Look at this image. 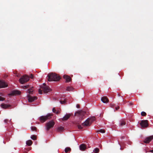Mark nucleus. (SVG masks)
Returning <instances> with one entry per match:
<instances>
[{
    "mask_svg": "<svg viewBox=\"0 0 153 153\" xmlns=\"http://www.w3.org/2000/svg\"><path fill=\"white\" fill-rule=\"evenodd\" d=\"M48 80L49 81H59L60 79V77L56 74L54 73H51L48 75Z\"/></svg>",
    "mask_w": 153,
    "mask_h": 153,
    "instance_id": "obj_1",
    "label": "nucleus"
},
{
    "mask_svg": "<svg viewBox=\"0 0 153 153\" xmlns=\"http://www.w3.org/2000/svg\"><path fill=\"white\" fill-rule=\"evenodd\" d=\"M51 116V114L49 113L47 114L45 116H41L39 118L40 121L41 122L43 123L47 120L50 119Z\"/></svg>",
    "mask_w": 153,
    "mask_h": 153,
    "instance_id": "obj_2",
    "label": "nucleus"
},
{
    "mask_svg": "<svg viewBox=\"0 0 153 153\" xmlns=\"http://www.w3.org/2000/svg\"><path fill=\"white\" fill-rule=\"evenodd\" d=\"M85 112L82 111H79L75 113L74 116L79 117L80 120H82L85 114Z\"/></svg>",
    "mask_w": 153,
    "mask_h": 153,
    "instance_id": "obj_3",
    "label": "nucleus"
},
{
    "mask_svg": "<svg viewBox=\"0 0 153 153\" xmlns=\"http://www.w3.org/2000/svg\"><path fill=\"white\" fill-rule=\"evenodd\" d=\"M29 79V77L26 75L22 76L19 80V82L22 84L27 82Z\"/></svg>",
    "mask_w": 153,
    "mask_h": 153,
    "instance_id": "obj_4",
    "label": "nucleus"
},
{
    "mask_svg": "<svg viewBox=\"0 0 153 153\" xmlns=\"http://www.w3.org/2000/svg\"><path fill=\"white\" fill-rule=\"evenodd\" d=\"M54 124V122L53 121H50L47 123L45 127L47 131H48L51 128L53 127Z\"/></svg>",
    "mask_w": 153,
    "mask_h": 153,
    "instance_id": "obj_5",
    "label": "nucleus"
},
{
    "mask_svg": "<svg viewBox=\"0 0 153 153\" xmlns=\"http://www.w3.org/2000/svg\"><path fill=\"white\" fill-rule=\"evenodd\" d=\"M43 85L41 88L45 93H47L51 90V89L48 86L46 85L45 83H43Z\"/></svg>",
    "mask_w": 153,
    "mask_h": 153,
    "instance_id": "obj_6",
    "label": "nucleus"
},
{
    "mask_svg": "<svg viewBox=\"0 0 153 153\" xmlns=\"http://www.w3.org/2000/svg\"><path fill=\"white\" fill-rule=\"evenodd\" d=\"M153 139V136H151L146 138L144 140V142L146 143H149Z\"/></svg>",
    "mask_w": 153,
    "mask_h": 153,
    "instance_id": "obj_7",
    "label": "nucleus"
},
{
    "mask_svg": "<svg viewBox=\"0 0 153 153\" xmlns=\"http://www.w3.org/2000/svg\"><path fill=\"white\" fill-rule=\"evenodd\" d=\"M142 128L146 127L148 126L147 120H142L140 123Z\"/></svg>",
    "mask_w": 153,
    "mask_h": 153,
    "instance_id": "obj_8",
    "label": "nucleus"
},
{
    "mask_svg": "<svg viewBox=\"0 0 153 153\" xmlns=\"http://www.w3.org/2000/svg\"><path fill=\"white\" fill-rule=\"evenodd\" d=\"M7 85L4 81L3 80L0 81V88H4L7 87Z\"/></svg>",
    "mask_w": 153,
    "mask_h": 153,
    "instance_id": "obj_9",
    "label": "nucleus"
},
{
    "mask_svg": "<svg viewBox=\"0 0 153 153\" xmlns=\"http://www.w3.org/2000/svg\"><path fill=\"white\" fill-rule=\"evenodd\" d=\"M28 102H31L36 100L37 99L36 97L35 96L31 97L30 96H28Z\"/></svg>",
    "mask_w": 153,
    "mask_h": 153,
    "instance_id": "obj_10",
    "label": "nucleus"
},
{
    "mask_svg": "<svg viewBox=\"0 0 153 153\" xmlns=\"http://www.w3.org/2000/svg\"><path fill=\"white\" fill-rule=\"evenodd\" d=\"M71 114H66L65 116L63 117L62 118V120L63 121H65L66 120H68L70 117L71 116Z\"/></svg>",
    "mask_w": 153,
    "mask_h": 153,
    "instance_id": "obj_11",
    "label": "nucleus"
},
{
    "mask_svg": "<svg viewBox=\"0 0 153 153\" xmlns=\"http://www.w3.org/2000/svg\"><path fill=\"white\" fill-rule=\"evenodd\" d=\"M101 100L103 103H107L109 102L108 99L105 97H102L101 98Z\"/></svg>",
    "mask_w": 153,
    "mask_h": 153,
    "instance_id": "obj_12",
    "label": "nucleus"
},
{
    "mask_svg": "<svg viewBox=\"0 0 153 153\" xmlns=\"http://www.w3.org/2000/svg\"><path fill=\"white\" fill-rule=\"evenodd\" d=\"M20 92L18 90H13L12 91L11 93V95H19L20 94Z\"/></svg>",
    "mask_w": 153,
    "mask_h": 153,
    "instance_id": "obj_13",
    "label": "nucleus"
},
{
    "mask_svg": "<svg viewBox=\"0 0 153 153\" xmlns=\"http://www.w3.org/2000/svg\"><path fill=\"white\" fill-rule=\"evenodd\" d=\"M63 77L66 80V81L67 82H69L71 80L70 77L68 75H64L63 76Z\"/></svg>",
    "mask_w": 153,
    "mask_h": 153,
    "instance_id": "obj_14",
    "label": "nucleus"
},
{
    "mask_svg": "<svg viewBox=\"0 0 153 153\" xmlns=\"http://www.w3.org/2000/svg\"><path fill=\"white\" fill-rule=\"evenodd\" d=\"M91 124V123L87 119L84 123H83L82 125L85 126H89Z\"/></svg>",
    "mask_w": 153,
    "mask_h": 153,
    "instance_id": "obj_15",
    "label": "nucleus"
},
{
    "mask_svg": "<svg viewBox=\"0 0 153 153\" xmlns=\"http://www.w3.org/2000/svg\"><path fill=\"white\" fill-rule=\"evenodd\" d=\"M79 148L81 150L84 151L86 147L85 144H82L79 146Z\"/></svg>",
    "mask_w": 153,
    "mask_h": 153,
    "instance_id": "obj_16",
    "label": "nucleus"
},
{
    "mask_svg": "<svg viewBox=\"0 0 153 153\" xmlns=\"http://www.w3.org/2000/svg\"><path fill=\"white\" fill-rule=\"evenodd\" d=\"M1 106V108H6L10 106L9 105L5 104H2Z\"/></svg>",
    "mask_w": 153,
    "mask_h": 153,
    "instance_id": "obj_17",
    "label": "nucleus"
},
{
    "mask_svg": "<svg viewBox=\"0 0 153 153\" xmlns=\"http://www.w3.org/2000/svg\"><path fill=\"white\" fill-rule=\"evenodd\" d=\"M88 120L89 121L90 123H91L94 121L95 120V118L94 117H91L88 118Z\"/></svg>",
    "mask_w": 153,
    "mask_h": 153,
    "instance_id": "obj_18",
    "label": "nucleus"
},
{
    "mask_svg": "<svg viewBox=\"0 0 153 153\" xmlns=\"http://www.w3.org/2000/svg\"><path fill=\"white\" fill-rule=\"evenodd\" d=\"M74 89V88L71 86H68L66 88V90L69 91H73Z\"/></svg>",
    "mask_w": 153,
    "mask_h": 153,
    "instance_id": "obj_19",
    "label": "nucleus"
},
{
    "mask_svg": "<svg viewBox=\"0 0 153 153\" xmlns=\"http://www.w3.org/2000/svg\"><path fill=\"white\" fill-rule=\"evenodd\" d=\"M32 143V141L30 140H29L26 141V144L28 146L31 145Z\"/></svg>",
    "mask_w": 153,
    "mask_h": 153,
    "instance_id": "obj_20",
    "label": "nucleus"
},
{
    "mask_svg": "<svg viewBox=\"0 0 153 153\" xmlns=\"http://www.w3.org/2000/svg\"><path fill=\"white\" fill-rule=\"evenodd\" d=\"M63 129V127L62 126L59 127L57 128V131L59 132L62 131Z\"/></svg>",
    "mask_w": 153,
    "mask_h": 153,
    "instance_id": "obj_21",
    "label": "nucleus"
},
{
    "mask_svg": "<svg viewBox=\"0 0 153 153\" xmlns=\"http://www.w3.org/2000/svg\"><path fill=\"white\" fill-rule=\"evenodd\" d=\"M71 150V149L70 147H66L65 149V152H68L70 151Z\"/></svg>",
    "mask_w": 153,
    "mask_h": 153,
    "instance_id": "obj_22",
    "label": "nucleus"
},
{
    "mask_svg": "<svg viewBox=\"0 0 153 153\" xmlns=\"http://www.w3.org/2000/svg\"><path fill=\"white\" fill-rule=\"evenodd\" d=\"M125 124H126L125 122L123 121H122L121 122H120V126H123V125H125Z\"/></svg>",
    "mask_w": 153,
    "mask_h": 153,
    "instance_id": "obj_23",
    "label": "nucleus"
},
{
    "mask_svg": "<svg viewBox=\"0 0 153 153\" xmlns=\"http://www.w3.org/2000/svg\"><path fill=\"white\" fill-rule=\"evenodd\" d=\"M32 88H33V87L29 88L27 91V92L29 94H30L33 91L32 90Z\"/></svg>",
    "mask_w": 153,
    "mask_h": 153,
    "instance_id": "obj_24",
    "label": "nucleus"
},
{
    "mask_svg": "<svg viewBox=\"0 0 153 153\" xmlns=\"http://www.w3.org/2000/svg\"><path fill=\"white\" fill-rule=\"evenodd\" d=\"M99 149L98 148H96L94 149L93 151L95 153H97L99 152Z\"/></svg>",
    "mask_w": 153,
    "mask_h": 153,
    "instance_id": "obj_25",
    "label": "nucleus"
},
{
    "mask_svg": "<svg viewBox=\"0 0 153 153\" xmlns=\"http://www.w3.org/2000/svg\"><path fill=\"white\" fill-rule=\"evenodd\" d=\"M98 132H100L102 133H105V132L104 130L103 129H100L98 131Z\"/></svg>",
    "mask_w": 153,
    "mask_h": 153,
    "instance_id": "obj_26",
    "label": "nucleus"
},
{
    "mask_svg": "<svg viewBox=\"0 0 153 153\" xmlns=\"http://www.w3.org/2000/svg\"><path fill=\"white\" fill-rule=\"evenodd\" d=\"M30 138L33 140H35L36 139V136L34 135H32L31 136Z\"/></svg>",
    "mask_w": 153,
    "mask_h": 153,
    "instance_id": "obj_27",
    "label": "nucleus"
},
{
    "mask_svg": "<svg viewBox=\"0 0 153 153\" xmlns=\"http://www.w3.org/2000/svg\"><path fill=\"white\" fill-rule=\"evenodd\" d=\"M146 113L144 111H142L141 113V115L142 116H144L146 115Z\"/></svg>",
    "mask_w": 153,
    "mask_h": 153,
    "instance_id": "obj_28",
    "label": "nucleus"
},
{
    "mask_svg": "<svg viewBox=\"0 0 153 153\" xmlns=\"http://www.w3.org/2000/svg\"><path fill=\"white\" fill-rule=\"evenodd\" d=\"M30 128L33 131L35 130L36 129V127L33 126H32Z\"/></svg>",
    "mask_w": 153,
    "mask_h": 153,
    "instance_id": "obj_29",
    "label": "nucleus"
},
{
    "mask_svg": "<svg viewBox=\"0 0 153 153\" xmlns=\"http://www.w3.org/2000/svg\"><path fill=\"white\" fill-rule=\"evenodd\" d=\"M66 102L65 100H61L60 101V103L62 104H65Z\"/></svg>",
    "mask_w": 153,
    "mask_h": 153,
    "instance_id": "obj_30",
    "label": "nucleus"
},
{
    "mask_svg": "<svg viewBox=\"0 0 153 153\" xmlns=\"http://www.w3.org/2000/svg\"><path fill=\"white\" fill-rule=\"evenodd\" d=\"M29 85H25V86H23V88L24 89H25L26 88H28L29 87Z\"/></svg>",
    "mask_w": 153,
    "mask_h": 153,
    "instance_id": "obj_31",
    "label": "nucleus"
},
{
    "mask_svg": "<svg viewBox=\"0 0 153 153\" xmlns=\"http://www.w3.org/2000/svg\"><path fill=\"white\" fill-rule=\"evenodd\" d=\"M4 100V98L0 96V101H3Z\"/></svg>",
    "mask_w": 153,
    "mask_h": 153,
    "instance_id": "obj_32",
    "label": "nucleus"
},
{
    "mask_svg": "<svg viewBox=\"0 0 153 153\" xmlns=\"http://www.w3.org/2000/svg\"><path fill=\"white\" fill-rule=\"evenodd\" d=\"M145 152L146 153L147 152H153V150H149V151H147L145 150Z\"/></svg>",
    "mask_w": 153,
    "mask_h": 153,
    "instance_id": "obj_33",
    "label": "nucleus"
},
{
    "mask_svg": "<svg viewBox=\"0 0 153 153\" xmlns=\"http://www.w3.org/2000/svg\"><path fill=\"white\" fill-rule=\"evenodd\" d=\"M39 94H42V90H41L40 89H39Z\"/></svg>",
    "mask_w": 153,
    "mask_h": 153,
    "instance_id": "obj_34",
    "label": "nucleus"
},
{
    "mask_svg": "<svg viewBox=\"0 0 153 153\" xmlns=\"http://www.w3.org/2000/svg\"><path fill=\"white\" fill-rule=\"evenodd\" d=\"M52 111L54 113H56V110H55V108H53L52 109Z\"/></svg>",
    "mask_w": 153,
    "mask_h": 153,
    "instance_id": "obj_35",
    "label": "nucleus"
},
{
    "mask_svg": "<svg viewBox=\"0 0 153 153\" xmlns=\"http://www.w3.org/2000/svg\"><path fill=\"white\" fill-rule=\"evenodd\" d=\"M78 127L79 129H80L82 128V127H81V126L80 125H79L78 126Z\"/></svg>",
    "mask_w": 153,
    "mask_h": 153,
    "instance_id": "obj_36",
    "label": "nucleus"
},
{
    "mask_svg": "<svg viewBox=\"0 0 153 153\" xmlns=\"http://www.w3.org/2000/svg\"><path fill=\"white\" fill-rule=\"evenodd\" d=\"M60 113V111H56L55 113H56V114H58L59 113Z\"/></svg>",
    "mask_w": 153,
    "mask_h": 153,
    "instance_id": "obj_37",
    "label": "nucleus"
},
{
    "mask_svg": "<svg viewBox=\"0 0 153 153\" xmlns=\"http://www.w3.org/2000/svg\"><path fill=\"white\" fill-rule=\"evenodd\" d=\"M119 106H118L117 107H116L115 108V110H118L119 109Z\"/></svg>",
    "mask_w": 153,
    "mask_h": 153,
    "instance_id": "obj_38",
    "label": "nucleus"
},
{
    "mask_svg": "<svg viewBox=\"0 0 153 153\" xmlns=\"http://www.w3.org/2000/svg\"><path fill=\"white\" fill-rule=\"evenodd\" d=\"M30 77L31 78H33V75L32 74H31L30 76Z\"/></svg>",
    "mask_w": 153,
    "mask_h": 153,
    "instance_id": "obj_39",
    "label": "nucleus"
},
{
    "mask_svg": "<svg viewBox=\"0 0 153 153\" xmlns=\"http://www.w3.org/2000/svg\"><path fill=\"white\" fill-rule=\"evenodd\" d=\"M79 105L77 104V105H76V107L77 108H79Z\"/></svg>",
    "mask_w": 153,
    "mask_h": 153,
    "instance_id": "obj_40",
    "label": "nucleus"
},
{
    "mask_svg": "<svg viewBox=\"0 0 153 153\" xmlns=\"http://www.w3.org/2000/svg\"><path fill=\"white\" fill-rule=\"evenodd\" d=\"M7 119H5L4 120V122L5 123H7Z\"/></svg>",
    "mask_w": 153,
    "mask_h": 153,
    "instance_id": "obj_41",
    "label": "nucleus"
},
{
    "mask_svg": "<svg viewBox=\"0 0 153 153\" xmlns=\"http://www.w3.org/2000/svg\"><path fill=\"white\" fill-rule=\"evenodd\" d=\"M114 105L113 104H111V107H114Z\"/></svg>",
    "mask_w": 153,
    "mask_h": 153,
    "instance_id": "obj_42",
    "label": "nucleus"
}]
</instances>
